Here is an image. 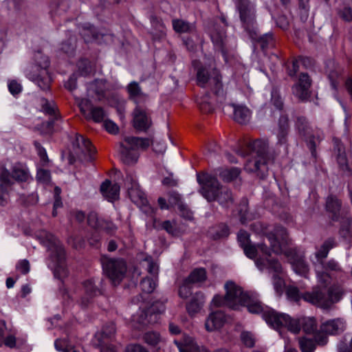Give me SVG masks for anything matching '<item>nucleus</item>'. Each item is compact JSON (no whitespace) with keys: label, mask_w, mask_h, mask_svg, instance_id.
Masks as SVG:
<instances>
[{"label":"nucleus","mask_w":352,"mask_h":352,"mask_svg":"<svg viewBox=\"0 0 352 352\" xmlns=\"http://www.w3.org/2000/svg\"><path fill=\"white\" fill-rule=\"evenodd\" d=\"M197 180L201 186L200 194L208 201H217L226 208H230L234 204L231 190L222 186L215 177L205 173H197Z\"/></svg>","instance_id":"f03ea898"},{"label":"nucleus","mask_w":352,"mask_h":352,"mask_svg":"<svg viewBox=\"0 0 352 352\" xmlns=\"http://www.w3.org/2000/svg\"><path fill=\"white\" fill-rule=\"evenodd\" d=\"M226 322L225 314L220 311L211 313L206 320L205 328L208 331H214L221 328Z\"/></svg>","instance_id":"412c9836"},{"label":"nucleus","mask_w":352,"mask_h":352,"mask_svg":"<svg viewBox=\"0 0 352 352\" xmlns=\"http://www.w3.org/2000/svg\"><path fill=\"white\" fill-rule=\"evenodd\" d=\"M266 237L273 252L276 254H283L297 274L306 276L309 272V267L304 258L298 255L294 250L286 248L288 244V236L284 228L280 226L275 228L274 232L267 234Z\"/></svg>","instance_id":"f257e3e1"},{"label":"nucleus","mask_w":352,"mask_h":352,"mask_svg":"<svg viewBox=\"0 0 352 352\" xmlns=\"http://www.w3.org/2000/svg\"><path fill=\"white\" fill-rule=\"evenodd\" d=\"M339 221L341 223L340 234L344 238L351 237L352 235V228L349 220L344 216Z\"/></svg>","instance_id":"4c0bfd02"},{"label":"nucleus","mask_w":352,"mask_h":352,"mask_svg":"<svg viewBox=\"0 0 352 352\" xmlns=\"http://www.w3.org/2000/svg\"><path fill=\"white\" fill-rule=\"evenodd\" d=\"M120 186L118 184H112L111 181L106 179L100 186V192L104 197L110 201L119 198Z\"/></svg>","instance_id":"4be33fe9"},{"label":"nucleus","mask_w":352,"mask_h":352,"mask_svg":"<svg viewBox=\"0 0 352 352\" xmlns=\"http://www.w3.org/2000/svg\"><path fill=\"white\" fill-rule=\"evenodd\" d=\"M243 306H246L248 308V310L252 314H260L262 313L263 315V312L265 310H263V308L261 305V304L258 302H250V299L248 300V302L245 305H243Z\"/></svg>","instance_id":"a18cd8bd"},{"label":"nucleus","mask_w":352,"mask_h":352,"mask_svg":"<svg viewBox=\"0 0 352 352\" xmlns=\"http://www.w3.org/2000/svg\"><path fill=\"white\" fill-rule=\"evenodd\" d=\"M172 25L174 31L179 34L190 33L195 29L193 24L182 19H173Z\"/></svg>","instance_id":"bb28decb"},{"label":"nucleus","mask_w":352,"mask_h":352,"mask_svg":"<svg viewBox=\"0 0 352 352\" xmlns=\"http://www.w3.org/2000/svg\"><path fill=\"white\" fill-rule=\"evenodd\" d=\"M42 110L49 115L55 114L56 107L53 102H49L45 98L41 99Z\"/></svg>","instance_id":"09e8293b"},{"label":"nucleus","mask_w":352,"mask_h":352,"mask_svg":"<svg viewBox=\"0 0 352 352\" xmlns=\"http://www.w3.org/2000/svg\"><path fill=\"white\" fill-rule=\"evenodd\" d=\"M85 291V296H82L80 300V305L82 308H86L91 303L94 297L100 294V290L94 285L92 280H86L84 282Z\"/></svg>","instance_id":"5701e85b"},{"label":"nucleus","mask_w":352,"mask_h":352,"mask_svg":"<svg viewBox=\"0 0 352 352\" xmlns=\"http://www.w3.org/2000/svg\"><path fill=\"white\" fill-rule=\"evenodd\" d=\"M263 318L274 329L286 327L294 333H298L300 331V324L298 320L292 318L287 314L278 313L272 309H266L263 312Z\"/></svg>","instance_id":"f8f14e48"},{"label":"nucleus","mask_w":352,"mask_h":352,"mask_svg":"<svg viewBox=\"0 0 352 352\" xmlns=\"http://www.w3.org/2000/svg\"><path fill=\"white\" fill-rule=\"evenodd\" d=\"M104 80H96L89 85V90L94 93L98 100L105 98L107 87Z\"/></svg>","instance_id":"c85d7f7f"},{"label":"nucleus","mask_w":352,"mask_h":352,"mask_svg":"<svg viewBox=\"0 0 352 352\" xmlns=\"http://www.w3.org/2000/svg\"><path fill=\"white\" fill-rule=\"evenodd\" d=\"M203 305V301L197 297H193L186 305V309L190 314H194L199 311Z\"/></svg>","instance_id":"ea45409f"},{"label":"nucleus","mask_w":352,"mask_h":352,"mask_svg":"<svg viewBox=\"0 0 352 352\" xmlns=\"http://www.w3.org/2000/svg\"><path fill=\"white\" fill-rule=\"evenodd\" d=\"M299 347L302 352H314L316 349V343L313 339L301 338L298 340Z\"/></svg>","instance_id":"e433bc0d"},{"label":"nucleus","mask_w":352,"mask_h":352,"mask_svg":"<svg viewBox=\"0 0 352 352\" xmlns=\"http://www.w3.org/2000/svg\"><path fill=\"white\" fill-rule=\"evenodd\" d=\"M30 175L28 169L22 164H15L12 168V173L2 168L0 171V188L2 191L8 192V188L13 185L15 180L17 182H26Z\"/></svg>","instance_id":"9b49d317"},{"label":"nucleus","mask_w":352,"mask_h":352,"mask_svg":"<svg viewBox=\"0 0 352 352\" xmlns=\"http://www.w3.org/2000/svg\"><path fill=\"white\" fill-rule=\"evenodd\" d=\"M327 335L328 334L322 333L321 331L320 333H317L315 336V340H314L315 341L316 344H317L320 346L325 345L328 341Z\"/></svg>","instance_id":"0e129e2a"},{"label":"nucleus","mask_w":352,"mask_h":352,"mask_svg":"<svg viewBox=\"0 0 352 352\" xmlns=\"http://www.w3.org/2000/svg\"><path fill=\"white\" fill-rule=\"evenodd\" d=\"M16 269L22 274H27L30 270V264L27 259L19 261L16 265Z\"/></svg>","instance_id":"864d4df0"},{"label":"nucleus","mask_w":352,"mask_h":352,"mask_svg":"<svg viewBox=\"0 0 352 352\" xmlns=\"http://www.w3.org/2000/svg\"><path fill=\"white\" fill-rule=\"evenodd\" d=\"M77 85V76L75 74H72L68 80L65 82V87L69 90L73 91L76 88Z\"/></svg>","instance_id":"774afa93"},{"label":"nucleus","mask_w":352,"mask_h":352,"mask_svg":"<svg viewBox=\"0 0 352 352\" xmlns=\"http://www.w3.org/2000/svg\"><path fill=\"white\" fill-rule=\"evenodd\" d=\"M140 287L144 292L149 294L154 291L156 283L152 278H145L140 282Z\"/></svg>","instance_id":"c03bdc74"},{"label":"nucleus","mask_w":352,"mask_h":352,"mask_svg":"<svg viewBox=\"0 0 352 352\" xmlns=\"http://www.w3.org/2000/svg\"><path fill=\"white\" fill-rule=\"evenodd\" d=\"M151 144L148 138L138 137H125L120 144V159L123 163L127 165L134 164L138 162L139 148L145 149Z\"/></svg>","instance_id":"0eeeda50"},{"label":"nucleus","mask_w":352,"mask_h":352,"mask_svg":"<svg viewBox=\"0 0 352 352\" xmlns=\"http://www.w3.org/2000/svg\"><path fill=\"white\" fill-rule=\"evenodd\" d=\"M40 237L42 238V243L50 252V258L54 263L55 276L58 275L59 278L66 276L67 272L64 266L65 252L60 241L46 231H42Z\"/></svg>","instance_id":"20e7f679"},{"label":"nucleus","mask_w":352,"mask_h":352,"mask_svg":"<svg viewBox=\"0 0 352 352\" xmlns=\"http://www.w3.org/2000/svg\"><path fill=\"white\" fill-rule=\"evenodd\" d=\"M342 323L340 320H331L323 323L320 327V331L326 334L333 335L342 331Z\"/></svg>","instance_id":"7c9ffc66"},{"label":"nucleus","mask_w":352,"mask_h":352,"mask_svg":"<svg viewBox=\"0 0 352 352\" xmlns=\"http://www.w3.org/2000/svg\"><path fill=\"white\" fill-rule=\"evenodd\" d=\"M133 126L140 131H146L151 125V119L145 109L137 105L133 112Z\"/></svg>","instance_id":"a211bd4d"},{"label":"nucleus","mask_w":352,"mask_h":352,"mask_svg":"<svg viewBox=\"0 0 352 352\" xmlns=\"http://www.w3.org/2000/svg\"><path fill=\"white\" fill-rule=\"evenodd\" d=\"M301 62L303 65H306L307 63H310V60L308 58H302L300 60H295L292 62V68L289 69L288 74L290 76H294L299 69V63Z\"/></svg>","instance_id":"3c124183"},{"label":"nucleus","mask_w":352,"mask_h":352,"mask_svg":"<svg viewBox=\"0 0 352 352\" xmlns=\"http://www.w3.org/2000/svg\"><path fill=\"white\" fill-rule=\"evenodd\" d=\"M298 321L299 322L300 327L302 326V330L306 333H314L317 329V323L314 318H305L302 319L301 322Z\"/></svg>","instance_id":"72a5a7b5"},{"label":"nucleus","mask_w":352,"mask_h":352,"mask_svg":"<svg viewBox=\"0 0 352 352\" xmlns=\"http://www.w3.org/2000/svg\"><path fill=\"white\" fill-rule=\"evenodd\" d=\"M249 234L245 230H240L238 234V241L242 248L250 243Z\"/></svg>","instance_id":"bf43d9fd"},{"label":"nucleus","mask_w":352,"mask_h":352,"mask_svg":"<svg viewBox=\"0 0 352 352\" xmlns=\"http://www.w3.org/2000/svg\"><path fill=\"white\" fill-rule=\"evenodd\" d=\"M325 209L331 221H339L344 216L342 210V201L335 195H330L327 197Z\"/></svg>","instance_id":"f3484780"},{"label":"nucleus","mask_w":352,"mask_h":352,"mask_svg":"<svg viewBox=\"0 0 352 352\" xmlns=\"http://www.w3.org/2000/svg\"><path fill=\"white\" fill-rule=\"evenodd\" d=\"M236 10L239 14L241 21L246 25L252 23L256 18V10L254 4L248 0L236 5Z\"/></svg>","instance_id":"6ab92c4d"},{"label":"nucleus","mask_w":352,"mask_h":352,"mask_svg":"<svg viewBox=\"0 0 352 352\" xmlns=\"http://www.w3.org/2000/svg\"><path fill=\"white\" fill-rule=\"evenodd\" d=\"M50 172L47 170L40 169L37 171L36 179L39 182L47 183L50 181Z\"/></svg>","instance_id":"13d9d810"},{"label":"nucleus","mask_w":352,"mask_h":352,"mask_svg":"<svg viewBox=\"0 0 352 352\" xmlns=\"http://www.w3.org/2000/svg\"><path fill=\"white\" fill-rule=\"evenodd\" d=\"M165 311V305L163 302L157 301L153 303L145 311L138 317L133 316V320L140 324L145 325L153 322L151 318L153 314H160Z\"/></svg>","instance_id":"aec40b11"},{"label":"nucleus","mask_w":352,"mask_h":352,"mask_svg":"<svg viewBox=\"0 0 352 352\" xmlns=\"http://www.w3.org/2000/svg\"><path fill=\"white\" fill-rule=\"evenodd\" d=\"M207 279L206 270L203 268L193 270L186 278V283L191 284H199L204 283Z\"/></svg>","instance_id":"c756f323"},{"label":"nucleus","mask_w":352,"mask_h":352,"mask_svg":"<svg viewBox=\"0 0 352 352\" xmlns=\"http://www.w3.org/2000/svg\"><path fill=\"white\" fill-rule=\"evenodd\" d=\"M294 128L298 135L305 142L311 155L316 158V148L324 137L322 130L317 126L312 127L308 119L302 116L296 117Z\"/></svg>","instance_id":"7ed1b4c3"},{"label":"nucleus","mask_w":352,"mask_h":352,"mask_svg":"<svg viewBox=\"0 0 352 352\" xmlns=\"http://www.w3.org/2000/svg\"><path fill=\"white\" fill-rule=\"evenodd\" d=\"M162 227L168 233L174 236L179 235L182 233L180 230L177 228L175 221H165L162 223Z\"/></svg>","instance_id":"79ce46f5"},{"label":"nucleus","mask_w":352,"mask_h":352,"mask_svg":"<svg viewBox=\"0 0 352 352\" xmlns=\"http://www.w3.org/2000/svg\"><path fill=\"white\" fill-rule=\"evenodd\" d=\"M335 147L334 150L336 153V159L340 166V168L343 172H350L348 165V160L345 153V148L343 144L338 139L334 140Z\"/></svg>","instance_id":"b1692460"},{"label":"nucleus","mask_w":352,"mask_h":352,"mask_svg":"<svg viewBox=\"0 0 352 352\" xmlns=\"http://www.w3.org/2000/svg\"><path fill=\"white\" fill-rule=\"evenodd\" d=\"M256 265L260 270H263L265 268H267L276 273L280 274L283 273V268L280 263L275 259L267 260L266 261L261 259H257L256 261Z\"/></svg>","instance_id":"cd10ccee"},{"label":"nucleus","mask_w":352,"mask_h":352,"mask_svg":"<svg viewBox=\"0 0 352 352\" xmlns=\"http://www.w3.org/2000/svg\"><path fill=\"white\" fill-rule=\"evenodd\" d=\"M103 271L113 285H118L124 278L127 265L121 258H111L103 256L101 258Z\"/></svg>","instance_id":"9d476101"},{"label":"nucleus","mask_w":352,"mask_h":352,"mask_svg":"<svg viewBox=\"0 0 352 352\" xmlns=\"http://www.w3.org/2000/svg\"><path fill=\"white\" fill-rule=\"evenodd\" d=\"M124 184L128 189V194L131 200L146 214H153L154 212L153 208L148 204L144 192L140 189L139 184L132 175H126Z\"/></svg>","instance_id":"ddd939ff"},{"label":"nucleus","mask_w":352,"mask_h":352,"mask_svg":"<svg viewBox=\"0 0 352 352\" xmlns=\"http://www.w3.org/2000/svg\"><path fill=\"white\" fill-rule=\"evenodd\" d=\"M335 246V241L333 239H328L320 246V250L316 253L318 258H324L327 256L329 250Z\"/></svg>","instance_id":"f704fd0d"},{"label":"nucleus","mask_w":352,"mask_h":352,"mask_svg":"<svg viewBox=\"0 0 352 352\" xmlns=\"http://www.w3.org/2000/svg\"><path fill=\"white\" fill-rule=\"evenodd\" d=\"M309 87L302 86L298 83L292 88L293 94L301 100H306L309 97Z\"/></svg>","instance_id":"58836bf2"},{"label":"nucleus","mask_w":352,"mask_h":352,"mask_svg":"<svg viewBox=\"0 0 352 352\" xmlns=\"http://www.w3.org/2000/svg\"><path fill=\"white\" fill-rule=\"evenodd\" d=\"M168 195V201L170 208L176 206H177L179 208V205H183V204L181 201V197L179 193H177L175 191H171L169 192Z\"/></svg>","instance_id":"8fccbe9b"},{"label":"nucleus","mask_w":352,"mask_h":352,"mask_svg":"<svg viewBox=\"0 0 352 352\" xmlns=\"http://www.w3.org/2000/svg\"><path fill=\"white\" fill-rule=\"evenodd\" d=\"M273 284L276 292L278 294H281L285 287V281L279 274L273 276Z\"/></svg>","instance_id":"5fc2aeb1"},{"label":"nucleus","mask_w":352,"mask_h":352,"mask_svg":"<svg viewBox=\"0 0 352 352\" xmlns=\"http://www.w3.org/2000/svg\"><path fill=\"white\" fill-rule=\"evenodd\" d=\"M302 299L316 307L323 309L331 308V301L327 299L324 289L319 287L313 288L311 292H307L302 296Z\"/></svg>","instance_id":"2eb2a0df"},{"label":"nucleus","mask_w":352,"mask_h":352,"mask_svg":"<svg viewBox=\"0 0 352 352\" xmlns=\"http://www.w3.org/2000/svg\"><path fill=\"white\" fill-rule=\"evenodd\" d=\"M104 126L105 129L111 133H117L119 130L118 126L109 120H105L104 121Z\"/></svg>","instance_id":"e2e57ef3"},{"label":"nucleus","mask_w":352,"mask_h":352,"mask_svg":"<svg viewBox=\"0 0 352 352\" xmlns=\"http://www.w3.org/2000/svg\"><path fill=\"white\" fill-rule=\"evenodd\" d=\"M287 294L289 298L294 301H299L303 294H300L298 289L296 287H290L287 289Z\"/></svg>","instance_id":"6e6d98bb"},{"label":"nucleus","mask_w":352,"mask_h":352,"mask_svg":"<svg viewBox=\"0 0 352 352\" xmlns=\"http://www.w3.org/2000/svg\"><path fill=\"white\" fill-rule=\"evenodd\" d=\"M191 283H186V279L184 280L183 285L179 289V296L184 298H188L191 294V289L189 285Z\"/></svg>","instance_id":"4d7b16f0"},{"label":"nucleus","mask_w":352,"mask_h":352,"mask_svg":"<svg viewBox=\"0 0 352 352\" xmlns=\"http://www.w3.org/2000/svg\"><path fill=\"white\" fill-rule=\"evenodd\" d=\"M144 340L148 344L156 346L161 341V337L157 332L149 331L144 334Z\"/></svg>","instance_id":"37998d69"},{"label":"nucleus","mask_w":352,"mask_h":352,"mask_svg":"<svg viewBox=\"0 0 352 352\" xmlns=\"http://www.w3.org/2000/svg\"><path fill=\"white\" fill-rule=\"evenodd\" d=\"M212 75L213 76L210 78L208 71L205 68H199L197 72V85L201 87H205L209 83L213 94L217 96V100L222 103L226 100V93L223 88L221 76L216 69H213Z\"/></svg>","instance_id":"1a4fd4ad"},{"label":"nucleus","mask_w":352,"mask_h":352,"mask_svg":"<svg viewBox=\"0 0 352 352\" xmlns=\"http://www.w3.org/2000/svg\"><path fill=\"white\" fill-rule=\"evenodd\" d=\"M98 229L104 230L108 233L113 234L117 230V227L112 221L102 219L101 220V226H100Z\"/></svg>","instance_id":"603ef678"},{"label":"nucleus","mask_w":352,"mask_h":352,"mask_svg":"<svg viewBox=\"0 0 352 352\" xmlns=\"http://www.w3.org/2000/svg\"><path fill=\"white\" fill-rule=\"evenodd\" d=\"M175 344L179 348L180 352H198L199 347L193 340H190L189 343L182 346L177 341H175Z\"/></svg>","instance_id":"de8ad7c7"},{"label":"nucleus","mask_w":352,"mask_h":352,"mask_svg":"<svg viewBox=\"0 0 352 352\" xmlns=\"http://www.w3.org/2000/svg\"><path fill=\"white\" fill-rule=\"evenodd\" d=\"M226 291L224 296L226 306L236 309L239 306L245 305L249 300L248 295L243 292L241 287L232 281H228L225 284Z\"/></svg>","instance_id":"4468645a"},{"label":"nucleus","mask_w":352,"mask_h":352,"mask_svg":"<svg viewBox=\"0 0 352 352\" xmlns=\"http://www.w3.org/2000/svg\"><path fill=\"white\" fill-rule=\"evenodd\" d=\"M241 338L245 346L248 347H252L254 346V340L251 333L248 332H243L241 335Z\"/></svg>","instance_id":"052dcab7"},{"label":"nucleus","mask_w":352,"mask_h":352,"mask_svg":"<svg viewBox=\"0 0 352 352\" xmlns=\"http://www.w3.org/2000/svg\"><path fill=\"white\" fill-rule=\"evenodd\" d=\"M250 158L245 164V170L248 172H261L264 175L267 171V142L256 140L250 144Z\"/></svg>","instance_id":"39448f33"},{"label":"nucleus","mask_w":352,"mask_h":352,"mask_svg":"<svg viewBox=\"0 0 352 352\" xmlns=\"http://www.w3.org/2000/svg\"><path fill=\"white\" fill-rule=\"evenodd\" d=\"M178 209L179 210L181 217L189 221H192L193 219L192 212L188 208H187L185 205H179Z\"/></svg>","instance_id":"680f3d73"},{"label":"nucleus","mask_w":352,"mask_h":352,"mask_svg":"<svg viewBox=\"0 0 352 352\" xmlns=\"http://www.w3.org/2000/svg\"><path fill=\"white\" fill-rule=\"evenodd\" d=\"M234 107V119L240 124H246L250 120L251 111L245 106L239 105Z\"/></svg>","instance_id":"a878e982"},{"label":"nucleus","mask_w":352,"mask_h":352,"mask_svg":"<svg viewBox=\"0 0 352 352\" xmlns=\"http://www.w3.org/2000/svg\"><path fill=\"white\" fill-rule=\"evenodd\" d=\"M343 294L342 288L339 286L333 285L328 289L327 299L331 301V307L336 302H338Z\"/></svg>","instance_id":"c9c22d12"},{"label":"nucleus","mask_w":352,"mask_h":352,"mask_svg":"<svg viewBox=\"0 0 352 352\" xmlns=\"http://www.w3.org/2000/svg\"><path fill=\"white\" fill-rule=\"evenodd\" d=\"M243 249L244 250L245 255L248 257H249L250 258H254L256 257L257 250L255 246L252 245L249 243L248 245H247L246 246L243 248Z\"/></svg>","instance_id":"338daca9"},{"label":"nucleus","mask_w":352,"mask_h":352,"mask_svg":"<svg viewBox=\"0 0 352 352\" xmlns=\"http://www.w3.org/2000/svg\"><path fill=\"white\" fill-rule=\"evenodd\" d=\"M79 107L87 119H92L96 122L103 121L105 116L104 109L102 107H94L89 100L82 99Z\"/></svg>","instance_id":"dca6fc26"},{"label":"nucleus","mask_w":352,"mask_h":352,"mask_svg":"<svg viewBox=\"0 0 352 352\" xmlns=\"http://www.w3.org/2000/svg\"><path fill=\"white\" fill-rule=\"evenodd\" d=\"M78 71L81 76H88L92 73L91 63L87 59H82L78 64Z\"/></svg>","instance_id":"a19ab883"},{"label":"nucleus","mask_w":352,"mask_h":352,"mask_svg":"<svg viewBox=\"0 0 352 352\" xmlns=\"http://www.w3.org/2000/svg\"><path fill=\"white\" fill-rule=\"evenodd\" d=\"M127 91L129 94V98L132 100L137 105L145 102L147 98V94H144L136 82H132L127 86Z\"/></svg>","instance_id":"393cba45"},{"label":"nucleus","mask_w":352,"mask_h":352,"mask_svg":"<svg viewBox=\"0 0 352 352\" xmlns=\"http://www.w3.org/2000/svg\"><path fill=\"white\" fill-rule=\"evenodd\" d=\"M102 219L98 217L95 212H91L87 217L88 224L94 228L98 229L101 226V220Z\"/></svg>","instance_id":"49530a36"},{"label":"nucleus","mask_w":352,"mask_h":352,"mask_svg":"<svg viewBox=\"0 0 352 352\" xmlns=\"http://www.w3.org/2000/svg\"><path fill=\"white\" fill-rule=\"evenodd\" d=\"M96 148L89 140L76 133L72 142L68 156L69 163L72 164L79 161L80 162H89L94 160Z\"/></svg>","instance_id":"6e6552de"},{"label":"nucleus","mask_w":352,"mask_h":352,"mask_svg":"<svg viewBox=\"0 0 352 352\" xmlns=\"http://www.w3.org/2000/svg\"><path fill=\"white\" fill-rule=\"evenodd\" d=\"M241 173L239 168L233 167L222 170L220 173V177L226 182H231L236 179Z\"/></svg>","instance_id":"473e14b6"},{"label":"nucleus","mask_w":352,"mask_h":352,"mask_svg":"<svg viewBox=\"0 0 352 352\" xmlns=\"http://www.w3.org/2000/svg\"><path fill=\"white\" fill-rule=\"evenodd\" d=\"M200 109L204 113H210L213 110L212 105L206 101V98H201V101L199 102Z\"/></svg>","instance_id":"69168bd1"},{"label":"nucleus","mask_w":352,"mask_h":352,"mask_svg":"<svg viewBox=\"0 0 352 352\" xmlns=\"http://www.w3.org/2000/svg\"><path fill=\"white\" fill-rule=\"evenodd\" d=\"M50 61L48 57L38 52L35 55V63L28 71V78L41 89L48 90L52 81L48 72Z\"/></svg>","instance_id":"423d86ee"},{"label":"nucleus","mask_w":352,"mask_h":352,"mask_svg":"<svg viewBox=\"0 0 352 352\" xmlns=\"http://www.w3.org/2000/svg\"><path fill=\"white\" fill-rule=\"evenodd\" d=\"M289 131V123L287 117H280L279 120V126L277 133L278 142L280 144H284L286 142L287 136Z\"/></svg>","instance_id":"2f4dec72"}]
</instances>
